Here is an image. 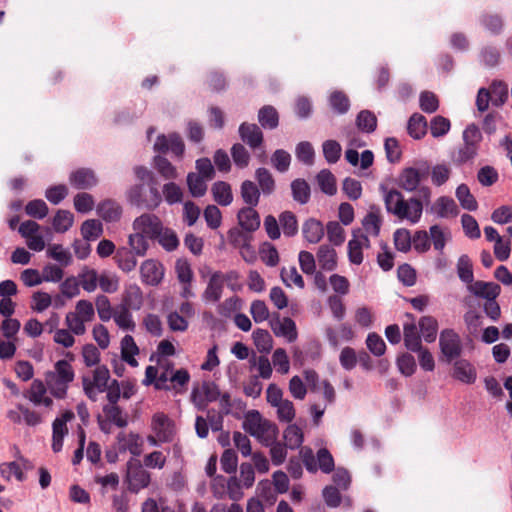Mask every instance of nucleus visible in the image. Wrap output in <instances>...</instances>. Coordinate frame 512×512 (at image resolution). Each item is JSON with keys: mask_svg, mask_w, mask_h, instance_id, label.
Segmentation results:
<instances>
[{"mask_svg": "<svg viewBox=\"0 0 512 512\" xmlns=\"http://www.w3.org/2000/svg\"><path fill=\"white\" fill-rule=\"evenodd\" d=\"M381 188L385 192L384 203L388 213L401 220L406 219L412 224H416L420 221L423 213V202L421 199L411 197L405 200L400 191L396 189L386 191L384 186H381Z\"/></svg>", "mask_w": 512, "mask_h": 512, "instance_id": "f257e3e1", "label": "nucleus"}, {"mask_svg": "<svg viewBox=\"0 0 512 512\" xmlns=\"http://www.w3.org/2000/svg\"><path fill=\"white\" fill-rule=\"evenodd\" d=\"M416 167H406L399 174V186L408 191L418 192V197L422 202L429 203L431 198V189L428 186H419L420 182L427 178L430 173L428 161L421 160L416 162Z\"/></svg>", "mask_w": 512, "mask_h": 512, "instance_id": "f03ea898", "label": "nucleus"}, {"mask_svg": "<svg viewBox=\"0 0 512 512\" xmlns=\"http://www.w3.org/2000/svg\"><path fill=\"white\" fill-rule=\"evenodd\" d=\"M75 372L72 365L67 360H58L54 364V370L45 374L48 389L55 398L64 399L70 383L74 381Z\"/></svg>", "mask_w": 512, "mask_h": 512, "instance_id": "7ed1b4c3", "label": "nucleus"}, {"mask_svg": "<svg viewBox=\"0 0 512 512\" xmlns=\"http://www.w3.org/2000/svg\"><path fill=\"white\" fill-rule=\"evenodd\" d=\"M110 372L107 366L98 365L93 371V378L89 376L82 377L83 391L88 399L96 402L98 394L108 389Z\"/></svg>", "mask_w": 512, "mask_h": 512, "instance_id": "20e7f679", "label": "nucleus"}, {"mask_svg": "<svg viewBox=\"0 0 512 512\" xmlns=\"http://www.w3.org/2000/svg\"><path fill=\"white\" fill-rule=\"evenodd\" d=\"M126 481L128 483V490L136 494L149 486L151 476L143 468L139 460L130 459L127 462Z\"/></svg>", "mask_w": 512, "mask_h": 512, "instance_id": "39448f33", "label": "nucleus"}, {"mask_svg": "<svg viewBox=\"0 0 512 512\" xmlns=\"http://www.w3.org/2000/svg\"><path fill=\"white\" fill-rule=\"evenodd\" d=\"M439 347L448 363L459 358L462 354L461 338L454 329L446 328L440 332Z\"/></svg>", "mask_w": 512, "mask_h": 512, "instance_id": "423d86ee", "label": "nucleus"}, {"mask_svg": "<svg viewBox=\"0 0 512 512\" xmlns=\"http://www.w3.org/2000/svg\"><path fill=\"white\" fill-rule=\"evenodd\" d=\"M163 227L162 221L155 214L145 213L133 221V229L151 240L159 237Z\"/></svg>", "mask_w": 512, "mask_h": 512, "instance_id": "0eeeda50", "label": "nucleus"}, {"mask_svg": "<svg viewBox=\"0 0 512 512\" xmlns=\"http://www.w3.org/2000/svg\"><path fill=\"white\" fill-rule=\"evenodd\" d=\"M154 150L160 154L171 152L176 157H182L185 150V145L177 133L169 134L168 136L159 135L154 143Z\"/></svg>", "mask_w": 512, "mask_h": 512, "instance_id": "6e6552de", "label": "nucleus"}, {"mask_svg": "<svg viewBox=\"0 0 512 512\" xmlns=\"http://www.w3.org/2000/svg\"><path fill=\"white\" fill-rule=\"evenodd\" d=\"M165 269L161 262L147 259L140 266L141 281L148 286H158L164 278Z\"/></svg>", "mask_w": 512, "mask_h": 512, "instance_id": "1a4fd4ad", "label": "nucleus"}, {"mask_svg": "<svg viewBox=\"0 0 512 512\" xmlns=\"http://www.w3.org/2000/svg\"><path fill=\"white\" fill-rule=\"evenodd\" d=\"M270 327L277 337L285 338L289 343L295 342L298 337L295 321L290 317L280 318L278 313L275 314L270 322Z\"/></svg>", "mask_w": 512, "mask_h": 512, "instance_id": "9d476101", "label": "nucleus"}, {"mask_svg": "<svg viewBox=\"0 0 512 512\" xmlns=\"http://www.w3.org/2000/svg\"><path fill=\"white\" fill-rule=\"evenodd\" d=\"M227 239L230 245L240 250V254L245 261L249 262V259L245 255L246 251L251 253L252 258L255 257V251L250 245L252 239L251 233L246 232L242 228L233 227L228 231Z\"/></svg>", "mask_w": 512, "mask_h": 512, "instance_id": "9b49d317", "label": "nucleus"}, {"mask_svg": "<svg viewBox=\"0 0 512 512\" xmlns=\"http://www.w3.org/2000/svg\"><path fill=\"white\" fill-rule=\"evenodd\" d=\"M151 428L161 443L171 442L174 436V423L164 413L152 417Z\"/></svg>", "mask_w": 512, "mask_h": 512, "instance_id": "f8f14e48", "label": "nucleus"}, {"mask_svg": "<svg viewBox=\"0 0 512 512\" xmlns=\"http://www.w3.org/2000/svg\"><path fill=\"white\" fill-rule=\"evenodd\" d=\"M452 377L464 384H473L477 379V370L475 366L467 359L453 360Z\"/></svg>", "mask_w": 512, "mask_h": 512, "instance_id": "ddd939ff", "label": "nucleus"}, {"mask_svg": "<svg viewBox=\"0 0 512 512\" xmlns=\"http://www.w3.org/2000/svg\"><path fill=\"white\" fill-rule=\"evenodd\" d=\"M119 452L129 451L133 456H140L143 451V439L137 433L120 432L117 435Z\"/></svg>", "mask_w": 512, "mask_h": 512, "instance_id": "4468645a", "label": "nucleus"}, {"mask_svg": "<svg viewBox=\"0 0 512 512\" xmlns=\"http://www.w3.org/2000/svg\"><path fill=\"white\" fill-rule=\"evenodd\" d=\"M223 290L222 272L214 271L210 275L207 286L202 293V300L206 303H217L222 297Z\"/></svg>", "mask_w": 512, "mask_h": 512, "instance_id": "2eb2a0df", "label": "nucleus"}, {"mask_svg": "<svg viewBox=\"0 0 512 512\" xmlns=\"http://www.w3.org/2000/svg\"><path fill=\"white\" fill-rule=\"evenodd\" d=\"M69 182L76 189L86 190L97 184V177L92 169L79 168L71 172Z\"/></svg>", "mask_w": 512, "mask_h": 512, "instance_id": "dca6fc26", "label": "nucleus"}, {"mask_svg": "<svg viewBox=\"0 0 512 512\" xmlns=\"http://www.w3.org/2000/svg\"><path fill=\"white\" fill-rule=\"evenodd\" d=\"M239 136L253 150L259 148L263 143V133L256 124L242 123L239 126Z\"/></svg>", "mask_w": 512, "mask_h": 512, "instance_id": "f3484780", "label": "nucleus"}, {"mask_svg": "<svg viewBox=\"0 0 512 512\" xmlns=\"http://www.w3.org/2000/svg\"><path fill=\"white\" fill-rule=\"evenodd\" d=\"M406 316L412 319L411 323H405L403 326V339L404 345L407 350L416 352L421 350L422 342L421 336L418 333L417 326L414 323V316L410 313H406Z\"/></svg>", "mask_w": 512, "mask_h": 512, "instance_id": "a211bd4d", "label": "nucleus"}, {"mask_svg": "<svg viewBox=\"0 0 512 512\" xmlns=\"http://www.w3.org/2000/svg\"><path fill=\"white\" fill-rule=\"evenodd\" d=\"M240 227L248 233L256 231L260 227V216L254 207H243L237 214Z\"/></svg>", "mask_w": 512, "mask_h": 512, "instance_id": "6ab92c4d", "label": "nucleus"}, {"mask_svg": "<svg viewBox=\"0 0 512 512\" xmlns=\"http://www.w3.org/2000/svg\"><path fill=\"white\" fill-rule=\"evenodd\" d=\"M316 257L321 270L331 272L337 268V252L332 246L320 245Z\"/></svg>", "mask_w": 512, "mask_h": 512, "instance_id": "aec40b11", "label": "nucleus"}, {"mask_svg": "<svg viewBox=\"0 0 512 512\" xmlns=\"http://www.w3.org/2000/svg\"><path fill=\"white\" fill-rule=\"evenodd\" d=\"M120 306L135 311L141 309L143 306V292L137 284H130L125 288Z\"/></svg>", "mask_w": 512, "mask_h": 512, "instance_id": "412c9836", "label": "nucleus"}, {"mask_svg": "<svg viewBox=\"0 0 512 512\" xmlns=\"http://www.w3.org/2000/svg\"><path fill=\"white\" fill-rule=\"evenodd\" d=\"M480 25L490 34L497 36L504 31V19L498 13L484 11L479 15Z\"/></svg>", "mask_w": 512, "mask_h": 512, "instance_id": "4be33fe9", "label": "nucleus"}, {"mask_svg": "<svg viewBox=\"0 0 512 512\" xmlns=\"http://www.w3.org/2000/svg\"><path fill=\"white\" fill-rule=\"evenodd\" d=\"M431 211L439 218L455 217L459 214L456 202L448 196L439 197L431 207Z\"/></svg>", "mask_w": 512, "mask_h": 512, "instance_id": "5701e85b", "label": "nucleus"}, {"mask_svg": "<svg viewBox=\"0 0 512 512\" xmlns=\"http://www.w3.org/2000/svg\"><path fill=\"white\" fill-rule=\"evenodd\" d=\"M302 234L304 239L309 243H319L324 236L322 222L315 218L307 219L302 225Z\"/></svg>", "mask_w": 512, "mask_h": 512, "instance_id": "b1692460", "label": "nucleus"}, {"mask_svg": "<svg viewBox=\"0 0 512 512\" xmlns=\"http://www.w3.org/2000/svg\"><path fill=\"white\" fill-rule=\"evenodd\" d=\"M97 213L104 221L115 222L122 215V207L118 202L107 199L98 204Z\"/></svg>", "mask_w": 512, "mask_h": 512, "instance_id": "393cba45", "label": "nucleus"}, {"mask_svg": "<svg viewBox=\"0 0 512 512\" xmlns=\"http://www.w3.org/2000/svg\"><path fill=\"white\" fill-rule=\"evenodd\" d=\"M327 101L330 109L337 115L346 114L351 106L349 97L341 90L332 91Z\"/></svg>", "mask_w": 512, "mask_h": 512, "instance_id": "a878e982", "label": "nucleus"}, {"mask_svg": "<svg viewBox=\"0 0 512 512\" xmlns=\"http://www.w3.org/2000/svg\"><path fill=\"white\" fill-rule=\"evenodd\" d=\"M292 198L295 202L304 205L307 204L311 197V189L308 182L302 178H297L291 182Z\"/></svg>", "mask_w": 512, "mask_h": 512, "instance_id": "bb28decb", "label": "nucleus"}, {"mask_svg": "<svg viewBox=\"0 0 512 512\" xmlns=\"http://www.w3.org/2000/svg\"><path fill=\"white\" fill-rule=\"evenodd\" d=\"M212 195L214 201L221 206H228L233 201V194L229 183L217 181L212 185Z\"/></svg>", "mask_w": 512, "mask_h": 512, "instance_id": "cd10ccee", "label": "nucleus"}, {"mask_svg": "<svg viewBox=\"0 0 512 512\" xmlns=\"http://www.w3.org/2000/svg\"><path fill=\"white\" fill-rule=\"evenodd\" d=\"M139 353V348L136 345L134 338L131 335H125L121 340V356L123 361L132 367L138 365L135 355Z\"/></svg>", "mask_w": 512, "mask_h": 512, "instance_id": "c85d7f7f", "label": "nucleus"}, {"mask_svg": "<svg viewBox=\"0 0 512 512\" xmlns=\"http://www.w3.org/2000/svg\"><path fill=\"white\" fill-rule=\"evenodd\" d=\"M418 325L420 332L427 343H432L436 340L438 332V321L435 317L423 316L420 318Z\"/></svg>", "mask_w": 512, "mask_h": 512, "instance_id": "c756f323", "label": "nucleus"}, {"mask_svg": "<svg viewBox=\"0 0 512 512\" xmlns=\"http://www.w3.org/2000/svg\"><path fill=\"white\" fill-rule=\"evenodd\" d=\"M255 178L259 185L258 188L263 195L269 196L275 191V180L268 169L263 167L258 168L255 171Z\"/></svg>", "mask_w": 512, "mask_h": 512, "instance_id": "7c9ffc66", "label": "nucleus"}, {"mask_svg": "<svg viewBox=\"0 0 512 512\" xmlns=\"http://www.w3.org/2000/svg\"><path fill=\"white\" fill-rule=\"evenodd\" d=\"M407 130L412 138L417 140L423 138L427 132L426 118L419 113H414L408 121Z\"/></svg>", "mask_w": 512, "mask_h": 512, "instance_id": "2f4dec72", "label": "nucleus"}, {"mask_svg": "<svg viewBox=\"0 0 512 512\" xmlns=\"http://www.w3.org/2000/svg\"><path fill=\"white\" fill-rule=\"evenodd\" d=\"M118 267L124 272H130L137 266L135 253L127 248H119L114 256Z\"/></svg>", "mask_w": 512, "mask_h": 512, "instance_id": "473e14b6", "label": "nucleus"}, {"mask_svg": "<svg viewBox=\"0 0 512 512\" xmlns=\"http://www.w3.org/2000/svg\"><path fill=\"white\" fill-rule=\"evenodd\" d=\"M258 121L264 129H275L279 124L277 110L270 105L263 106L258 112Z\"/></svg>", "mask_w": 512, "mask_h": 512, "instance_id": "72a5a7b5", "label": "nucleus"}, {"mask_svg": "<svg viewBox=\"0 0 512 512\" xmlns=\"http://www.w3.org/2000/svg\"><path fill=\"white\" fill-rule=\"evenodd\" d=\"M260 189L251 180H245L241 184V196L243 201L250 207H256L260 199Z\"/></svg>", "mask_w": 512, "mask_h": 512, "instance_id": "f704fd0d", "label": "nucleus"}, {"mask_svg": "<svg viewBox=\"0 0 512 512\" xmlns=\"http://www.w3.org/2000/svg\"><path fill=\"white\" fill-rule=\"evenodd\" d=\"M317 183L320 190L332 196L337 192L336 178L333 173L328 169H322L316 176Z\"/></svg>", "mask_w": 512, "mask_h": 512, "instance_id": "c9c22d12", "label": "nucleus"}, {"mask_svg": "<svg viewBox=\"0 0 512 512\" xmlns=\"http://www.w3.org/2000/svg\"><path fill=\"white\" fill-rule=\"evenodd\" d=\"M456 270L457 275L462 282L466 284H471L473 282V264L467 254H463L458 258Z\"/></svg>", "mask_w": 512, "mask_h": 512, "instance_id": "e433bc0d", "label": "nucleus"}, {"mask_svg": "<svg viewBox=\"0 0 512 512\" xmlns=\"http://www.w3.org/2000/svg\"><path fill=\"white\" fill-rule=\"evenodd\" d=\"M278 433H279V430H278V427L276 426V424H274L268 420H264L261 428L258 431V435H256L255 437L263 445L270 446L276 441V439L278 437Z\"/></svg>", "mask_w": 512, "mask_h": 512, "instance_id": "4c0bfd02", "label": "nucleus"}, {"mask_svg": "<svg viewBox=\"0 0 512 512\" xmlns=\"http://www.w3.org/2000/svg\"><path fill=\"white\" fill-rule=\"evenodd\" d=\"M283 437L285 440V446L291 450L301 447L304 441L303 432L296 424L289 425L285 429Z\"/></svg>", "mask_w": 512, "mask_h": 512, "instance_id": "58836bf2", "label": "nucleus"}, {"mask_svg": "<svg viewBox=\"0 0 512 512\" xmlns=\"http://www.w3.org/2000/svg\"><path fill=\"white\" fill-rule=\"evenodd\" d=\"M455 195L463 209L468 211L477 210L478 203L466 184H460L456 188Z\"/></svg>", "mask_w": 512, "mask_h": 512, "instance_id": "ea45409f", "label": "nucleus"}, {"mask_svg": "<svg viewBox=\"0 0 512 512\" xmlns=\"http://www.w3.org/2000/svg\"><path fill=\"white\" fill-rule=\"evenodd\" d=\"M356 126L364 133H372L377 128V118L370 110H362L356 117Z\"/></svg>", "mask_w": 512, "mask_h": 512, "instance_id": "a19ab883", "label": "nucleus"}, {"mask_svg": "<svg viewBox=\"0 0 512 512\" xmlns=\"http://www.w3.org/2000/svg\"><path fill=\"white\" fill-rule=\"evenodd\" d=\"M488 90L494 106L499 107L508 99V86L503 81L494 80Z\"/></svg>", "mask_w": 512, "mask_h": 512, "instance_id": "79ce46f5", "label": "nucleus"}, {"mask_svg": "<svg viewBox=\"0 0 512 512\" xmlns=\"http://www.w3.org/2000/svg\"><path fill=\"white\" fill-rule=\"evenodd\" d=\"M74 222L73 214L68 210H58L53 218L52 226L55 232L65 233Z\"/></svg>", "mask_w": 512, "mask_h": 512, "instance_id": "37998d69", "label": "nucleus"}, {"mask_svg": "<svg viewBox=\"0 0 512 512\" xmlns=\"http://www.w3.org/2000/svg\"><path fill=\"white\" fill-rule=\"evenodd\" d=\"M155 240L161 245V247L167 252L176 250L179 246V239L174 230L168 227H163L159 237Z\"/></svg>", "mask_w": 512, "mask_h": 512, "instance_id": "c03bdc74", "label": "nucleus"}, {"mask_svg": "<svg viewBox=\"0 0 512 512\" xmlns=\"http://www.w3.org/2000/svg\"><path fill=\"white\" fill-rule=\"evenodd\" d=\"M279 223L286 237H293L298 233V221L293 212H282L279 215Z\"/></svg>", "mask_w": 512, "mask_h": 512, "instance_id": "a18cd8bd", "label": "nucleus"}, {"mask_svg": "<svg viewBox=\"0 0 512 512\" xmlns=\"http://www.w3.org/2000/svg\"><path fill=\"white\" fill-rule=\"evenodd\" d=\"M103 412L107 419L117 427L124 428L128 425L126 415L123 414V410L117 404L104 405Z\"/></svg>", "mask_w": 512, "mask_h": 512, "instance_id": "49530a36", "label": "nucleus"}, {"mask_svg": "<svg viewBox=\"0 0 512 512\" xmlns=\"http://www.w3.org/2000/svg\"><path fill=\"white\" fill-rule=\"evenodd\" d=\"M254 344L259 352L269 353L273 347V339L268 330L256 329L252 334Z\"/></svg>", "mask_w": 512, "mask_h": 512, "instance_id": "de8ad7c7", "label": "nucleus"}, {"mask_svg": "<svg viewBox=\"0 0 512 512\" xmlns=\"http://www.w3.org/2000/svg\"><path fill=\"white\" fill-rule=\"evenodd\" d=\"M187 186L193 197H202L207 191L206 179L194 172L188 173Z\"/></svg>", "mask_w": 512, "mask_h": 512, "instance_id": "09e8293b", "label": "nucleus"}, {"mask_svg": "<svg viewBox=\"0 0 512 512\" xmlns=\"http://www.w3.org/2000/svg\"><path fill=\"white\" fill-rule=\"evenodd\" d=\"M127 199L131 205L147 209V195L144 183L135 184L127 191Z\"/></svg>", "mask_w": 512, "mask_h": 512, "instance_id": "8fccbe9b", "label": "nucleus"}, {"mask_svg": "<svg viewBox=\"0 0 512 512\" xmlns=\"http://www.w3.org/2000/svg\"><path fill=\"white\" fill-rule=\"evenodd\" d=\"M103 233V227L100 221L88 219L81 225V234L84 240L90 241L99 238Z\"/></svg>", "mask_w": 512, "mask_h": 512, "instance_id": "3c124183", "label": "nucleus"}, {"mask_svg": "<svg viewBox=\"0 0 512 512\" xmlns=\"http://www.w3.org/2000/svg\"><path fill=\"white\" fill-rule=\"evenodd\" d=\"M162 193L165 201L169 205L181 203L183 200V191L181 187L173 181L163 185Z\"/></svg>", "mask_w": 512, "mask_h": 512, "instance_id": "603ef678", "label": "nucleus"}, {"mask_svg": "<svg viewBox=\"0 0 512 512\" xmlns=\"http://www.w3.org/2000/svg\"><path fill=\"white\" fill-rule=\"evenodd\" d=\"M154 166L159 174L165 179L173 180L177 178L176 168L165 157L156 155L154 157Z\"/></svg>", "mask_w": 512, "mask_h": 512, "instance_id": "864d4df0", "label": "nucleus"}, {"mask_svg": "<svg viewBox=\"0 0 512 512\" xmlns=\"http://www.w3.org/2000/svg\"><path fill=\"white\" fill-rule=\"evenodd\" d=\"M206 83L212 92L220 93L226 90L228 81L223 72L213 70L208 76Z\"/></svg>", "mask_w": 512, "mask_h": 512, "instance_id": "5fc2aeb1", "label": "nucleus"}, {"mask_svg": "<svg viewBox=\"0 0 512 512\" xmlns=\"http://www.w3.org/2000/svg\"><path fill=\"white\" fill-rule=\"evenodd\" d=\"M325 160L329 164H335L341 157L342 148L336 140H326L322 144Z\"/></svg>", "mask_w": 512, "mask_h": 512, "instance_id": "6e6d98bb", "label": "nucleus"}, {"mask_svg": "<svg viewBox=\"0 0 512 512\" xmlns=\"http://www.w3.org/2000/svg\"><path fill=\"white\" fill-rule=\"evenodd\" d=\"M431 181L433 185L439 187L444 185L450 178L451 168L447 164H437L430 167Z\"/></svg>", "mask_w": 512, "mask_h": 512, "instance_id": "4d7b16f0", "label": "nucleus"}, {"mask_svg": "<svg viewBox=\"0 0 512 512\" xmlns=\"http://www.w3.org/2000/svg\"><path fill=\"white\" fill-rule=\"evenodd\" d=\"M263 422L264 419H262L261 414L257 410L249 411L243 422V429L255 437L258 435Z\"/></svg>", "mask_w": 512, "mask_h": 512, "instance_id": "13d9d810", "label": "nucleus"}, {"mask_svg": "<svg viewBox=\"0 0 512 512\" xmlns=\"http://www.w3.org/2000/svg\"><path fill=\"white\" fill-rule=\"evenodd\" d=\"M478 152V146L473 144L464 143L457 152L452 156L453 162L456 165H462L470 160H473Z\"/></svg>", "mask_w": 512, "mask_h": 512, "instance_id": "bf43d9fd", "label": "nucleus"}, {"mask_svg": "<svg viewBox=\"0 0 512 512\" xmlns=\"http://www.w3.org/2000/svg\"><path fill=\"white\" fill-rule=\"evenodd\" d=\"M128 243L131 247V251L136 256L143 257L146 255L149 244L146 240V236L136 231L134 234L129 235Z\"/></svg>", "mask_w": 512, "mask_h": 512, "instance_id": "052dcab7", "label": "nucleus"}, {"mask_svg": "<svg viewBox=\"0 0 512 512\" xmlns=\"http://www.w3.org/2000/svg\"><path fill=\"white\" fill-rule=\"evenodd\" d=\"M280 277L287 287H291L292 284L296 285L301 289L305 287L304 279L299 274L295 266H292L289 269L282 268L280 272Z\"/></svg>", "mask_w": 512, "mask_h": 512, "instance_id": "680f3d73", "label": "nucleus"}, {"mask_svg": "<svg viewBox=\"0 0 512 512\" xmlns=\"http://www.w3.org/2000/svg\"><path fill=\"white\" fill-rule=\"evenodd\" d=\"M412 236L410 231L405 228H399L394 232L395 248L403 253L410 251L412 246Z\"/></svg>", "mask_w": 512, "mask_h": 512, "instance_id": "e2e57ef3", "label": "nucleus"}, {"mask_svg": "<svg viewBox=\"0 0 512 512\" xmlns=\"http://www.w3.org/2000/svg\"><path fill=\"white\" fill-rule=\"evenodd\" d=\"M271 163L278 172L284 173L290 167L291 155L283 149H277L271 156Z\"/></svg>", "mask_w": 512, "mask_h": 512, "instance_id": "0e129e2a", "label": "nucleus"}, {"mask_svg": "<svg viewBox=\"0 0 512 512\" xmlns=\"http://www.w3.org/2000/svg\"><path fill=\"white\" fill-rule=\"evenodd\" d=\"M295 154L297 159L306 165H312L314 162L315 151L312 144L308 141L298 143Z\"/></svg>", "mask_w": 512, "mask_h": 512, "instance_id": "69168bd1", "label": "nucleus"}, {"mask_svg": "<svg viewBox=\"0 0 512 512\" xmlns=\"http://www.w3.org/2000/svg\"><path fill=\"white\" fill-rule=\"evenodd\" d=\"M80 285L87 292H93L96 290L99 283V276L94 269H84L79 274Z\"/></svg>", "mask_w": 512, "mask_h": 512, "instance_id": "338daca9", "label": "nucleus"}, {"mask_svg": "<svg viewBox=\"0 0 512 512\" xmlns=\"http://www.w3.org/2000/svg\"><path fill=\"white\" fill-rule=\"evenodd\" d=\"M231 156L234 164L240 168H246L250 162V154L248 150L240 143H236L231 148Z\"/></svg>", "mask_w": 512, "mask_h": 512, "instance_id": "774afa93", "label": "nucleus"}]
</instances>
